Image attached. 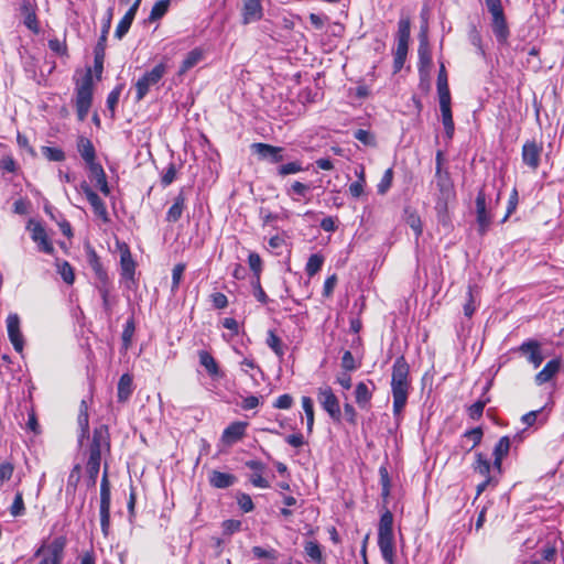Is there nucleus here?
I'll return each mask as SVG.
<instances>
[{
  "label": "nucleus",
  "instance_id": "53",
  "mask_svg": "<svg viewBox=\"0 0 564 564\" xmlns=\"http://www.w3.org/2000/svg\"><path fill=\"white\" fill-rule=\"evenodd\" d=\"M42 154L53 162H62L65 160V153L59 148L42 147Z\"/></svg>",
  "mask_w": 564,
  "mask_h": 564
},
{
  "label": "nucleus",
  "instance_id": "35",
  "mask_svg": "<svg viewBox=\"0 0 564 564\" xmlns=\"http://www.w3.org/2000/svg\"><path fill=\"white\" fill-rule=\"evenodd\" d=\"M199 364L207 370V372L212 377H217L219 375V367L216 362L215 358L206 350H200L198 352Z\"/></svg>",
  "mask_w": 564,
  "mask_h": 564
},
{
  "label": "nucleus",
  "instance_id": "58",
  "mask_svg": "<svg viewBox=\"0 0 564 564\" xmlns=\"http://www.w3.org/2000/svg\"><path fill=\"white\" fill-rule=\"evenodd\" d=\"M185 268L186 267L184 263H177L174 265L173 271H172V291L173 292L178 289V285L182 280Z\"/></svg>",
  "mask_w": 564,
  "mask_h": 564
},
{
  "label": "nucleus",
  "instance_id": "38",
  "mask_svg": "<svg viewBox=\"0 0 564 564\" xmlns=\"http://www.w3.org/2000/svg\"><path fill=\"white\" fill-rule=\"evenodd\" d=\"M437 93L440 100L451 99V93L447 84V75L444 64H441L437 77Z\"/></svg>",
  "mask_w": 564,
  "mask_h": 564
},
{
  "label": "nucleus",
  "instance_id": "49",
  "mask_svg": "<svg viewBox=\"0 0 564 564\" xmlns=\"http://www.w3.org/2000/svg\"><path fill=\"white\" fill-rule=\"evenodd\" d=\"M253 556L259 560L276 561L279 553L274 549H263L261 546H253L251 550Z\"/></svg>",
  "mask_w": 564,
  "mask_h": 564
},
{
  "label": "nucleus",
  "instance_id": "6",
  "mask_svg": "<svg viewBox=\"0 0 564 564\" xmlns=\"http://www.w3.org/2000/svg\"><path fill=\"white\" fill-rule=\"evenodd\" d=\"M65 546L66 538L57 536L50 543L43 542L34 552L33 557H42L37 564H62Z\"/></svg>",
  "mask_w": 564,
  "mask_h": 564
},
{
  "label": "nucleus",
  "instance_id": "17",
  "mask_svg": "<svg viewBox=\"0 0 564 564\" xmlns=\"http://www.w3.org/2000/svg\"><path fill=\"white\" fill-rule=\"evenodd\" d=\"M20 12L23 17V24L34 34H39L40 23L36 17V4L30 0H22L20 3Z\"/></svg>",
  "mask_w": 564,
  "mask_h": 564
},
{
  "label": "nucleus",
  "instance_id": "36",
  "mask_svg": "<svg viewBox=\"0 0 564 564\" xmlns=\"http://www.w3.org/2000/svg\"><path fill=\"white\" fill-rule=\"evenodd\" d=\"M356 402L361 409H366L372 398V392L365 382H359L355 390Z\"/></svg>",
  "mask_w": 564,
  "mask_h": 564
},
{
  "label": "nucleus",
  "instance_id": "42",
  "mask_svg": "<svg viewBox=\"0 0 564 564\" xmlns=\"http://www.w3.org/2000/svg\"><path fill=\"white\" fill-rule=\"evenodd\" d=\"M267 345L274 351V354L282 358L284 356V346L281 338L274 333V330H269L267 340Z\"/></svg>",
  "mask_w": 564,
  "mask_h": 564
},
{
  "label": "nucleus",
  "instance_id": "61",
  "mask_svg": "<svg viewBox=\"0 0 564 564\" xmlns=\"http://www.w3.org/2000/svg\"><path fill=\"white\" fill-rule=\"evenodd\" d=\"M241 529V521L228 519L223 522L224 534L231 535Z\"/></svg>",
  "mask_w": 564,
  "mask_h": 564
},
{
  "label": "nucleus",
  "instance_id": "60",
  "mask_svg": "<svg viewBox=\"0 0 564 564\" xmlns=\"http://www.w3.org/2000/svg\"><path fill=\"white\" fill-rule=\"evenodd\" d=\"M99 469H100L99 463H87L86 464V471H87V476H88L89 486L96 485Z\"/></svg>",
  "mask_w": 564,
  "mask_h": 564
},
{
  "label": "nucleus",
  "instance_id": "16",
  "mask_svg": "<svg viewBox=\"0 0 564 564\" xmlns=\"http://www.w3.org/2000/svg\"><path fill=\"white\" fill-rule=\"evenodd\" d=\"M8 336L18 352H22L24 347V338L20 329V317L18 314H9L7 317Z\"/></svg>",
  "mask_w": 564,
  "mask_h": 564
},
{
  "label": "nucleus",
  "instance_id": "63",
  "mask_svg": "<svg viewBox=\"0 0 564 564\" xmlns=\"http://www.w3.org/2000/svg\"><path fill=\"white\" fill-rule=\"evenodd\" d=\"M24 502L22 494L18 492L14 497L13 503L10 508V512L13 517L21 516L24 512Z\"/></svg>",
  "mask_w": 564,
  "mask_h": 564
},
{
  "label": "nucleus",
  "instance_id": "30",
  "mask_svg": "<svg viewBox=\"0 0 564 564\" xmlns=\"http://www.w3.org/2000/svg\"><path fill=\"white\" fill-rule=\"evenodd\" d=\"M561 361L560 359L550 360L543 369L536 373L535 382L538 384H543L550 381L560 370Z\"/></svg>",
  "mask_w": 564,
  "mask_h": 564
},
{
  "label": "nucleus",
  "instance_id": "47",
  "mask_svg": "<svg viewBox=\"0 0 564 564\" xmlns=\"http://www.w3.org/2000/svg\"><path fill=\"white\" fill-rule=\"evenodd\" d=\"M302 408L306 415L307 431L312 432L314 425V406L313 400L310 397H302Z\"/></svg>",
  "mask_w": 564,
  "mask_h": 564
},
{
  "label": "nucleus",
  "instance_id": "19",
  "mask_svg": "<svg viewBox=\"0 0 564 564\" xmlns=\"http://www.w3.org/2000/svg\"><path fill=\"white\" fill-rule=\"evenodd\" d=\"M120 267L122 278L133 281L135 273V262L132 259L129 247L126 243L120 247Z\"/></svg>",
  "mask_w": 564,
  "mask_h": 564
},
{
  "label": "nucleus",
  "instance_id": "44",
  "mask_svg": "<svg viewBox=\"0 0 564 564\" xmlns=\"http://www.w3.org/2000/svg\"><path fill=\"white\" fill-rule=\"evenodd\" d=\"M170 7V0H159L151 9L149 21L154 22L165 15Z\"/></svg>",
  "mask_w": 564,
  "mask_h": 564
},
{
  "label": "nucleus",
  "instance_id": "59",
  "mask_svg": "<svg viewBox=\"0 0 564 564\" xmlns=\"http://www.w3.org/2000/svg\"><path fill=\"white\" fill-rule=\"evenodd\" d=\"M355 139L361 142L365 145H375V137L367 130L358 129L354 133Z\"/></svg>",
  "mask_w": 564,
  "mask_h": 564
},
{
  "label": "nucleus",
  "instance_id": "48",
  "mask_svg": "<svg viewBox=\"0 0 564 564\" xmlns=\"http://www.w3.org/2000/svg\"><path fill=\"white\" fill-rule=\"evenodd\" d=\"M135 330V325L133 318L127 321L123 332H122V348L128 350L132 343V337Z\"/></svg>",
  "mask_w": 564,
  "mask_h": 564
},
{
  "label": "nucleus",
  "instance_id": "40",
  "mask_svg": "<svg viewBox=\"0 0 564 564\" xmlns=\"http://www.w3.org/2000/svg\"><path fill=\"white\" fill-rule=\"evenodd\" d=\"M409 44L398 43L393 58V72L399 73L404 66L408 55Z\"/></svg>",
  "mask_w": 564,
  "mask_h": 564
},
{
  "label": "nucleus",
  "instance_id": "12",
  "mask_svg": "<svg viewBox=\"0 0 564 564\" xmlns=\"http://www.w3.org/2000/svg\"><path fill=\"white\" fill-rule=\"evenodd\" d=\"M475 204L477 231L480 236H484L490 228L492 216L488 210L486 195L482 188L478 192Z\"/></svg>",
  "mask_w": 564,
  "mask_h": 564
},
{
  "label": "nucleus",
  "instance_id": "50",
  "mask_svg": "<svg viewBox=\"0 0 564 564\" xmlns=\"http://www.w3.org/2000/svg\"><path fill=\"white\" fill-rule=\"evenodd\" d=\"M57 271L61 274L63 281L67 284H73L75 281V274L72 265L67 261L57 263Z\"/></svg>",
  "mask_w": 564,
  "mask_h": 564
},
{
  "label": "nucleus",
  "instance_id": "33",
  "mask_svg": "<svg viewBox=\"0 0 564 564\" xmlns=\"http://www.w3.org/2000/svg\"><path fill=\"white\" fill-rule=\"evenodd\" d=\"M185 207V197L183 192H181L175 198L173 205L169 208L166 213V221L176 223L183 214Z\"/></svg>",
  "mask_w": 564,
  "mask_h": 564
},
{
  "label": "nucleus",
  "instance_id": "32",
  "mask_svg": "<svg viewBox=\"0 0 564 564\" xmlns=\"http://www.w3.org/2000/svg\"><path fill=\"white\" fill-rule=\"evenodd\" d=\"M510 438L508 436H502L499 442L496 444L494 448V467L499 469L501 468L502 459L508 455L510 451Z\"/></svg>",
  "mask_w": 564,
  "mask_h": 564
},
{
  "label": "nucleus",
  "instance_id": "41",
  "mask_svg": "<svg viewBox=\"0 0 564 564\" xmlns=\"http://www.w3.org/2000/svg\"><path fill=\"white\" fill-rule=\"evenodd\" d=\"M311 185L305 184L299 181H294L289 188H286V194L292 197L293 200H299V198L294 197L293 194L299 197L306 198V196L311 192Z\"/></svg>",
  "mask_w": 564,
  "mask_h": 564
},
{
  "label": "nucleus",
  "instance_id": "27",
  "mask_svg": "<svg viewBox=\"0 0 564 564\" xmlns=\"http://www.w3.org/2000/svg\"><path fill=\"white\" fill-rule=\"evenodd\" d=\"M77 422L80 430L78 435V443L82 445L83 441L89 435V414L88 405L85 400L80 402Z\"/></svg>",
  "mask_w": 564,
  "mask_h": 564
},
{
  "label": "nucleus",
  "instance_id": "43",
  "mask_svg": "<svg viewBox=\"0 0 564 564\" xmlns=\"http://www.w3.org/2000/svg\"><path fill=\"white\" fill-rule=\"evenodd\" d=\"M411 34V22L410 19H401L398 23L397 39L398 43L409 44Z\"/></svg>",
  "mask_w": 564,
  "mask_h": 564
},
{
  "label": "nucleus",
  "instance_id": "1",
  "mask_svg": "<svg viewBox=\"0 0 564 564\" xmlns=\"http://www.w3.org/2000/svg\"><path fill=\"white\" fill-rule=\"evenodd\" d=\"M410 367L404 356L395 359L392 367L391 390L393 397V414L400 416L408 401Z\"/></svg>",
  "mask_w": 564,
  "mask_h": 564
},
{
  "label": "nucleus",
  "instance_id": "3",
  "mask_svg": "<svg viewBox=\"0 0 564 564\" xmlns=\"http://www.w3.org/2000/svg\"><path fill=\"white\" fill-rule=\"evenodd\" d=\"M378 546L384 562L387 564H394L393 514L390 510H386L381 514L378 528Z\"/></svg>",
  "mask_w": 564,
  "mask_h": 564
},
{
  "label": "nucleus",
  "instance_id": "39",
  "mask_svg": "<svg viewBox=\"0 0 564 564\" xmlns=\"http://www.w3.org/2000/svg\"><path fill=\"white\" fill-rule=\"evenodd\" d=\"M203 57V54L199 50L195 48L191 51L184 61L182 62V65L178 70V75H184L186 72H188L191 68H193Z\"/></svg>",
  "mask_w": 564,
  "mask_h": 564
},
{
  "label": "nucleus",
  "instance_id": "46",
  "mask_svg": "<svg viewBox=\"0 0 564 564\" xmlns=\"http://www.w3.org/2000/svg\"><path fill=\"white\" fill-rule=\"evenodd\" d=\"M96 288L102 300L105 311L110 312L109 294H110V280L97 282Z\"/></svg>",
  "mask_w": 564,
  "mask_h": 564
},
{
  "label": "nucleus",
  "instance_id": "56",
  "mask_svg": "<svg viewBox=\"0 0 564 564\" xmlns=\"http://www.w3.org/2000/svg\"><path fill=\"white\" fill-rule=\"evenodd\" d=\"M392 180H393V171L392 169H388L386 170V172L383 173L377 188H378V193L380 195H383L386 194L389 188L391 187L392 185Z\"/></svg>",
  "mask_w": 564,
  "mask_h": 564
},
{
  "label": "nucleus",
  "instance_id": "8",
  "mask_svg": "<svg viewBox=\"0 0 564 564\" xmlns=\"http://www.w3.org/2000/svg\"><path fill=\"white\" fill-rule=\"evenodd\" d=\"M112 14H113V9L109 8L107 10L106 17L102 22L100 37L94 48V69H95V73L98 78L101 76L102 70H104L106 42H107V36H108V33H109V30L111 26Z\"/></svg>",
  "mask_w": 564,
  "mask_h": 564
},
{
  "label": "nucleus",
  "instance_id": "2",
  "mask_svg": "<svg viewBox=\"0 0 564 564\" xmlns=\"http://www.w3.org/2000/svg\"><path fill=\"white\" fill-rule=\"evenodd\" d=\"M435 184L438 191L435 204L438 223L449 226L448 204L455 198L454 183L449 172L435 173Z\"/></svg>",
  "mask_w": 564,
  "mask_h": 564
},
{
  "label": "nucleus",
  "instance_id": "29",
  "mask_svg": "<svg viewBox=\"0 0 564 564\" xmlns=\"http://www.w3.org/2000/svg\"><path fill=\"white\" fill-rule=\"evenodd\" d=\"M262 17V7L260 0H243V22L260 20Z\"/></svg>",
  "mask_w": 564,
  "mask_h": 564
},
{
  "label": "nucleus",
  "instance_id": "22",
  "mask_svg": "<svg viewBox=\"0 0 564 564\" xmlns=\"http://www.w3.org/2000/svg\"><path fill=\"white\" fill-rule=\"evenodd\" d=\"M247 425L246 422H234L229 424L223 433V442L231 445L240 441L245 436Z\"/></svg>",
  "mask_w": 564,
  "mask_h": 564
},
{
  "label": "nucleus",
  "instance_id": "34",
  "mask_svg": "<svg viewBox=\"0 0 564 564\" xmlns=\"http://www.w3.org/2000/svg\"><path fill=\"white\" fill-rule=\"evenodd\" d=\"M132 394V377L123 373L118 382V401L126 402Z\"/></svg>",
  "mask_w": 564,
  "mask_h": 564
},
{
  "label": "nucleus",
  "instance_id": "20",
  "mask_svg": "<svg viewBox=\"0 0 564 564\" xmlns=\"http://www.w3.org/2000/svg\"><path fill=\"white\" fill-rule=\"evenodd\" d=\"M77 151L80 154L84 162L86 163L87 167L98 163V162H96L95 147L88 138H86L84 135L78 137Z\"/></svg>",
  "mask_w": 564,
  "mask_h": 564
},
{
  "label": "nucleus",
  "instance_id": "28",
  "mask_svg": "<svg viewBox=\"0 0 564 564\" xmlns=\"http://www.w3.org/2000/svg\"><path fill=\"white\" fill-rule=\"evenodd\" d=\"M440 108L442 112V122L445 129L446 137L452 139L454 134V121L451 109V99L440 100Z\"/></svg>",
  "mask_w": 564,
  "mask_h": 564
},
{
  "label": "nucleus",
  "instance_id": "54",
  "mask_svg": "<svg viewBox=\"0 0 564 564\" xmlns=\"http://www.w3.org/2000/svg\"><path fill=\"white\" fill-rule=\"evenodd\" d=\"M305 553L308 557H311L314 562L321 563L323 560L322 551L319 545L314 541H308L305 544Z\"/></svg>",
  "mask_w": 564,
  "mask_h": 564
},
{
  "label": "nucleus",
  "instance_id": "37",
  "mask_svg": "<svg viewBox=\"0 0 564 564\" xmlns=\"http://www.w3.org/2000/svg\"><path fill=\"white\" fill-rule=\"evenodd\" d=\"M405 214V223L410 226V228L414 231L415 237L419 238L422 235L423 226L420 216L417 213L411 208L404 209Z\"/></svg>",
  "mask_w": 564,
  "mask_h": 564
},
{
  "label": "nucleus",
  "instance_id": "45",
  "mask_svg": "<svg viewBox=\"0 0 564 564\" xmlns=\"http://www.w3.org/2000/svg\"><path fill=\"white\" fill-rule=\"evenodd\" d=\"M324 258L318 253L312 254L306 263L305 271L308 276H314L323 267Z\"/></svg>",
  "mask_w": 564,
  "mask_h": 564
},
{
  "label": "nucleus",
  "instance_id": "18",
  "mask_svg": "<svg viewBox=\"0 0 564 564\" xmlns=\"http://www.w3.org/2000/svg\"><path fill=\"white\" fill-rule=\"evenodd\" d=\"M542 145L535 141H527L522 147V161L531 170H538L542 154Z\"/></svg>",
  "mask_w": 564,
  "mask_h": 564
},
{
  "label": "nucleus",
  "instance_id": "62",
  "mask_svg": "<svg viewBox=\"0 0 564 564\" xmlns=\"http://www.w3.org/2000/svg\"><path fill=\"white\" fill-rule=\"evenodd\" d=\"M248 263L250 269L254 272L258 279L262 268V261L260 256L258 253L251 252L248 257Z\"/></svg>",
  "mask_w": 564,
  "mask_h": 564
},
{
  "label": "nucleus",
  "instance_id": "31",
  "mask_svg": "<svg viewBox=\"0 0 564 564\" xmlns=\"http://www.w3.org/2000/svg\"><path fill=\"white\" fill-rule=\"evenodd\" d=\"M236 481V477L231 474L213 470L209 477V482L215 488L225 489L232 486Z\"/></svg>",
  "mask_w": 564,
  "mask_h": 564
},
{
  "label": "nucleus",
  "instance_id": "64",
  "mask_svg": "<svg viewBox=\"0 0 564 564\" xmlns=\"http://www.w3.org/2000/svg\"><path fill=\"white\" fill-rule=\"evenodd\" d=\"M48 47L51 51L58 55H66L67 54V46L64 41H59L58 39H51L48 40Z\"/></svg>",
  "mask_w": 564,
  "mask_h": 564
},
{
  "label": "nucleus",
  "instance_id": "5",
  "mask_svg": "<svg viewBox=\"0 0 564 564\" xmlns=\"http://www.w3.org/2000/svg\"><path fill=\"white\" fill-rule=\"evenodd\" d=\"M110 453V433L107 425L101 424L96 427L93 433V438L88 446V460L87 463H101L102 454Z\"/></svg>",
  "mask_w": 564,
  "mask_h": 564
},
{
  "label": "nucleus",
  "instance_id": "4",
  "mask_svg": "<svg viewBox=\"0 0 564 564\" xmlns=\"http://www.w3.org/2000/svg\"><path fill=\"white\" fill-rule=\"evenodd\" d=\"M93 77L90 69L87 70L76 87V111L78 120L84 121L89 112L93 102Z\"/></svg>",
  "mask_w": 564,
  "mask_h": 564
},
{
  "label": "nucleus",
  "instance_id": "57",
  "mask_svg": "<svg viewBox=\"0 0 564 564\" xmlns=\"http://www.w3.org/2000/svg\"><path fill=\"white\" fill-rule=\"evenodd\" d=\"M488 400H479L468 408V415L473 420H479L482 416L484 409Z\"/></svg>",
  "mask_w": 564,
  "mask_h": 564
},
{
  "label": "nucleus",
  "instance_id": "11",
  "mask_svg": "<svg viewBox=\"0 0 564 564\" xmlns=\"http://www.w3.org/2000/svg\"><path fill=\"white\" fill-rule=\"evenodd\" d=\"M427 26H423L420 33V44H419V73L422 79L429 77L431 68H432V54L430 50V44L426 34Z\"/></svg>",
  "mask_w": 564,
  "mask_h": 564
},
{
  "label": "nucleus",
  "instance_id": "13",
  "mask_svg": "<svg viewBox=\"0 0 564 564\" xmlns=\"http://www.w3.org/2000/svg\"><path fill=\"white\" fill-rule=\"evenodd\" d=\"M250 148L252 152L257 154L258 159L261 161H267L269 163L275 164L284 160V149L281 147H275L262 142H254L251 144Z\"/></svg>",
  "mask_w": 564,
  "mask_h": 564
},
{
  "label": "nucleus",
  "instance_id": "21",
  "mask_svg": "<svg viewBox=\"0 0 564 564\" xmlns=\"http://www.w3.org/2000/svg\"><path fill=\"white\" fill-rule=\"evenodd\" d=\"M519 351L527 356L529 362H531L535 368L540 367L543 361V356L540 350V344L536 340H528L524 341L520 347Z\"/></svg>",
  "mask_w": 564,
  "mask_h": 564
},
{
  "label": "nucleus",
  "instance_id": "51",
  "mask_svg": "<svg viewBox=\"0 0 564 564\" xmlns=\"http://www.w3.org/2000/svg\"><path fill=\"white\" fill-rule=\"evenodd\" d=\"M302 171H304V167L302 166V164L297 161H293V162H289L285 164H281L278 167L276 173H278V175L283 177V176H286L290 174H296Z\"/></svg>",
  "mask_w": 564,
  "mask_h": 564
},
{
  "label": "nucleus",
  "instance_id": "15",
  "mask_svg": "<svg viewBox=\"0 0 564 564\" xmlns=\"http://www.w3.org/2000/svg\"><path fill=\"white\" fill-rule=\"evenodd\" d=\"M79 187H80V191L85 194L89 204L91 205L94 214L97 217H99L102 221L108 223L109 221L108 212H107L106 205L102 202V199L97 195V193H95L90 188V186L87 184V182H85V181L82 182Z\"/></svg>",
  "mask_w": 564,
  "mask_h": 564
},
{
  "label": "nucleus",
  "instance_id": "24",
  "mask_svg": "<svg viewBox=\"0 0 564 564\" xmlns=\"http://www.w3.org/2000/svg\"><path fill=\"white\" fill-rule=\"evenodd\" d=\"M87 169L89 171V178L91 181H95V184L99 188V191L106 196L109 195L110 188L102 166L99 163H97Z\"/></svg>",
  "mask_w": 564,
  "mask_h": 564
},
{
  "label": "nucleus",
  "instance_id": "55",
  "mask_svg": "<svg viewBox=\"0 0 564 564\" xmlns=\"http://www.w3.org/2000/svg\"><path fill=\"white\" fill-rule=\"evenodd\" d=\"M82 476V467L79 464H76L69 473L67 479V491L72 490L73 492L76 490L77 485L80 480Z\"/></svg>",
  "mask_w": 564,
  "mask_h": 564
},
{
  "label": "nucleus",
  "instance_id": "23",
  "mask_svg": "<svg viewBox=\"0 0 564 564\" xmlns=\"http://www.w3.org/2000/svg\"><path fill=\"white\" fill-rule=\"evenodd\" d=\"M141 0H135L131 8L126 12L123 18L120 20L116 28L115 36L121 40L129 31L134 17L137 14L138 8L140 6Z\"/></svg>",
  "mask_w": 564,
  "mask_h": 564
},
{
  "label": "nucleus",
  "instance_id": "25",
  "mask_svg": "<svg viewBox=\"0 0 564 564\" xmlns=\"http://www.w3.org/2000/svg\"><path fill=\"white\" fill-rule=\"evenodd\" d=\"M86 250H87V261H88V264L93 269L97 282H100V281L105 282L109 278H108L107 271L102 267V263H101L97 252L90 246H88L86 248Z\"/></svg>",
  "mask_w": 564,
  "mask_h": 564
},
{
  "label": "nucleus",
  "instance_id": "7",
  "mask_svg": "<svg viewBox=\"0 0 564 564\" xmlns=\"http://www.w3.org/2000/svg\"><path fill=\"white\" fill-rule=\"evenodd\" d=\"M110 505H111V491L110 482L108 480V467L105 466L104 475L100 482V527L104 536H108L110 532Z\"/></svg>",
  "mask_w": 564,
  "mask_h": 564
},
{
  "label": "nucleus",
  "instance_id": "52",
  "mask_svg": "<svg viewBox=\"0 0 564 564\" xmlns=\"http://www.w3.org/2000/svg\"><path fill=\"white\" fill-rule=\"evenodd\" d=\"M475 471L479 473L484 477H489L490 473V463L485 457L484 454L477 453L476 454V463L474 466Z\"/></svg>",
  "mask_w": 564,
  "mask_h": 564
},
{
  "label": "nucleus",
  "instance_id": "9",
  "mask_svg": "<svg viewBox=\"0 0 564 564\" xmlns=\"http://www.w3.org/2000/svg\"><path fill=\"white\" fill-rule=\"evenodd\" d=\"M166 65L159 63L151 70L145 72L135 83V99L141 101L150 91L151 87L159 84L166 73Z\"/></svg>",
  "mask_w": 564,
  "mask_h": 564
},
{
  "label": "nucleus",
  "instance_id": "10",
  "mask_svg": "<svg viewBox=\"0 0 564 564\" xmlns=\"http://www.w3.org/2000/svg\"><path fill=\"white\" fill-rule=\"evenodd\" d=\"M317 400L322 408L328 413L330 419L335 422H339L341 417V411L338 398L334 394L329 387H321L317 391Z\"/></svg>",
  "mask_w": 564,
  "mask_h": 564
},
{
  "label": "nucleus",
  "instance_id": "26",
  "mask_svg": "<svg viewBox=\"0 0 564 564\" xmlns=\"http://www.w3.org/2000/svg\"><path fill=\"white\" fill-rule=\"evenodd\" d=\"M492 32L499 43L503 44L507 42L509 37V28L503 12L498 15H492Z\"/></svg>",
  "mask_w": 564,
  "mask_h": 564
},
{
  "label": "nucleus",
  "instance_id": "14",
  "mask_svg": "<svg viewBox=\"0 0 564 564\" xmlns=\"http://www.w3.org/2000/svg\"><path fill=\"white\" fill-rule=\"evenodd\" d=\"M26 229L31 231L32 240L37 245V250L47 254H54L55 249L48 239L45 228L34 220H29Z\"/></svg>",
  "mask_w": 564,
  "mask_h": 564
}]
</instances>
